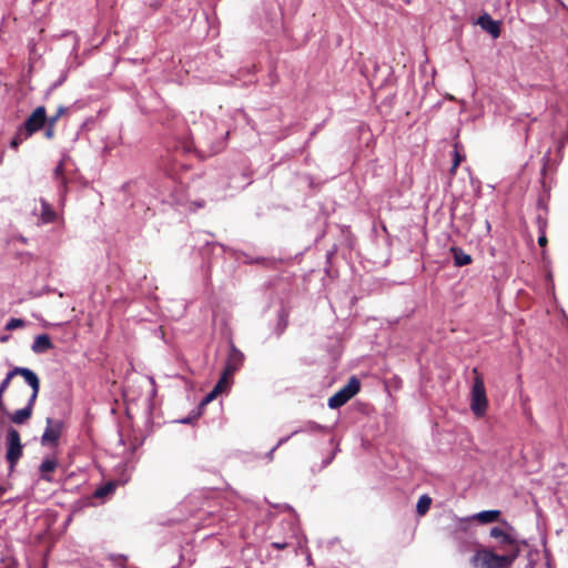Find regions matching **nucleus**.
<instances>
[{
	"label": "nucleus",
	"instance_id": "obj_10",
	"mask_svg": "<svg viewBox=\"0 0 568 568\" xmlns=\"http://www.w3.org/2000/svg\"><path fill=\"white\" fill-rule=\"evenodd\" d=\"M126 481H128V478L123 479L121 481V485L125 484ZM119 485H120V483L118 480H110V481L101 485L100 487H98L95 489L93 496L95 498H100V499L108 498L115 491V489Z\"/></svg>",
	"mask_w": 568,
	"mask_h": 568
},
{
	"label": "nucleus",
	"instance_id": "obj_3",
	"mask_svg": "<svg viewBox=\"0 0 568 568\" xmlns=\"http://www.w3.org/2000/svg\"><path fill=\"white\" fill-rule=\"evenodd\" d=\"M488 406L485 385L483 379L477 376L474 381L470 393V408L473 413L480 417L484 416Z\"/></svg>",
	"mask_w": 568,
	"mask_h": 568
},
{
	"label": "nucleus",
	"instance_id": "obj_25",
	"mask_svg": "<svg viewBox=\"0 0 568 568\" xmlns=\"http://www.w3.org/2000/svg\"><path fill=\"white\" fill-rule=\"evenodd\" d=\"M219 394H221L220 392H217V389L213 388L201 402V406H204L206 404H209L210 402H212Z\"/></svg>",
	"mask_w": 568,
	"mask_h": 568
},
{
	"label": "nucleus",
	"instance_id": "obj_37",
	"mask_svg": "<svg viewBox=\"0 0 568 568\" xmlns=\"http://www.w3.org/2000/svg\"><path fill=\"white\" fill-rule=\"evenodd\" d=\"M273 547H275L277 549H284L286 547V544H284V542H274Z\"/></svg>",
	"mask_w": 568,
	"mask_h": 568
},
{
	"label": "nucleus",
	"instance_id": "obj_11",
	"mask_svg": "<svg viewBox=\"0 0 568 568\" xmlns=\"http://www.w3.org/2000/svg\"><path fill=\"white\" fill-rule=\"evenodd\" d=\"M499 516H500L499 510H496V509L483 510V511H479V513L473 515L471 517H469L467 519H463V521L476 519L480 524H490V523L496 521L499 518Z\"/></svg>",
	"mask_w": 568,
	"mask_h": 568
},
{
	"label": "nucleus",
	"instance_id": "obj_38",
	"mask_svg": "<svg viewBox=\"0 0 568 568\" xmlns=\"http://www.w3.org/2000/svg\"><path fill=\"white\" fill-rule=\"evenodd\" d=\"M18 241H20L22 244H27V243H28V239H27V237H24V236H22V235H20V236L18 237Z\"/></svg>",
	"mask_w": 568,
	"mask_h": 568
},
{
	"label": "nucleus",
	"instance_id": "obj_29",
	"mask_svg": "<svg viewBox=\"0 0 568 568\" xmlns=\"http://www.w3.org/2000/svg\"><path fill=\"white\" fill-rule=\"evenodd\" d=\"M53 135H54V129H53V126H51L50 124H48V128H47V129H45V131H44V136H45L47 139H52V138H53Z\"/></svg>",
	"mask_w": 568,
	"mask_h": 568
},
{
	"label": "nucleus",
	"instance_id": "obj_41",
	"mask_svg": "<svg viewBox=\"0 0 568 568\" xmlns=\"http://www.w3.org/2000/svg\"><path fill=\"white\" fill-rule=\"evenodd\" d=\"M6 491L3 487L0 486V496Z\"/></svg>",
	"mask_w": 568,
	"mask_h": 568
},
{
	"label": "nucleus",
	"instance_id": "obj_22",
	"mask_svg": "<svg viewBox=\"0 0 568 568\" xmlns=\"http://www.w3.org/2000/svg\"><path fill=\"white\" fill-rule=\"evenodd\" d=\"M55 467H57V460L53 458H47V459L42 460L39 469L41 473H50V471H53L55 469Z\"/></svg>",
	"mask_w": 568,
	"mask_h": 568
},
{
	"label": "nucleus",
	"instance_id": "obj_34",
	"mask_svg": "<svg viewBox=\"0 0 568 568\" xmlns=\"http://www.w3.org/2000/svg\"><path fill=\"white\" fill-rule=\"evenodd\" d=\"M538 244L540 246H545L547 244V237L544 233L538 237Z\"/></svg>",
	"mask_w": 568,
	"mask_h": 568
},
{
	"label": "nucleus",
	"instance_id": "obj_4",
	"mask_svg": "<svg viewBox=\"0 0 568 568\" xmlns=\"http://www.w3.org/2000/svg\"><path fill=\"white\" fill-rule=\"evenodd\" d=\"M361 389V383L356 377H351L348 383L328 398V407L332 409L339 408L346 404Z\"/></svg>",
	"mask_w": 568,
	"mask_h": 568
},
{
	"label": "nucleus",
	"instance_id": "obj_31",
	"mask_svg": "<svg viewBox=\"0 0 568 568\" xmlns=\"http://www.w3.org/2000/svg\"><path fill=\"white\" fill-rule=\"evenodd\" d=\"M294 435H292V433H291L288 436L280 438L277 444L275 445V447L278 448L280 446L284 445Z\"/></svg>",
	"mask_w": 568,
	"mask_h": 568
},
{
	"label": "nucleus",
	"instance_id": "obj_27",
	"mask_svg": "<svg viewBox=\"0 0 568 568\" xmlns=\"http://www.w3.org/2000/svg\"><path fill=\"white\" fill-rule=\"evenodd\" d=\"M38 394H39V392L32 390V394H31V396H30V398H29V400H28V403H27L26 407L31 408V410L33 409V405H34V403H36V399H37V397H38Z\"/></svg>",
	"mask_w": 568,
	"mask_h": 568
},
{
	"label": "nucleus",
	"instance_id": "obj_20",
	"mask_svg": "<svg viewBox=\"0 0 568 568\" xmlns=\"http://www.w3.org/2000/svg\"><path fill=\"white\" fill-rule=\"evenodd\" d=\"M29 136H30V134L22 126H19L14 136L12 138V140L10 142V146L13 149H17Z\"/></svg>",
	"mask_w": 568,
	"mask_h": 568
},
{
	"label": "nucleus",
	"instance_id": "obj_24",
	"mask_svg": "<svg viewBox=\"0 0 568 568\" xmlns=\"http://www.w3.org/2000/svg\"><path fill=\"white\" fill-rule=\"evenodd\" d=\"M67 111V108L64 106H59L58 110H57V113L55 115L51 116L49 120H48V124H50L51 126L54 125V123L58 121V119L64 114V112Z\"/></svg>",
	"mask_w": 568,
	"mask_h": 568
},
{
	"label": "nucleus",
	"instance_id": "obj_35",
	"mask_svg": "<svg viewBox=\"0 0 568 568\" xmlns=\"http://www.w3.org/2000/svg\"><path fill=\"white\" fill-rule=\"evenodd\" d=\"M62 166L63 164L62 163H59V165L55 168L54 170V174L58 176L62 173Z\"/></svg>",
	"mask_w": 568,
	"mask_h": 568
},
{
	"label": "nucleus",
	"instance_id": "obj_30",
	"mask_svg": "<svg viewBox=\"0 0 568 568\" xmlns=\"http://www.w3.org/2000/svg\"><path fill=\"white\" fill-rule=\"evenodd\" d=\"M197 416H199V413L193 415V416H189V417L182 418V419L179 420V423H181V424H191L192 420L194 418H196Z\"/></svg>",
	"mask_w": 568,
	"mask_h": 568
},
{
	"label": "nucleus",
	"instance_id": "obj_17",
	"mask_svg": "<svg viewBox=\"0 0 568 568\" xmlns=\"http://www.w3.org/2000/svg\"><path fill=\"white\" fill-rule=\"evenodd\" d=\"M327 430L326 426L317 424L315 422H307L304 426L300 427L292 432V435H297L300 433H317Z\"/></svg>",
	"mask_w": 568,
	"mask_h": 568
},
{
	"label": "nucleus",
	"instance_id": "obj_7",
	"mask_svg": "<svg viewBox=\"0 0 568 568\" xmlns=\"http://www.w3.org/2000/svg\"><path fill=\"white\" fill-rule=\"evenodd\" d=\"M47 122L44 106H38L21 125L30 135L39 131Z\"/></svg>",
	"mask_w": 568,
	"mask_h": 568
},
{
	"label": "nucleus",
	"instance_id": "obj_9",
	"mask_svg": "<svg viewBox=\"0 0 568 568\" xmlns=\"http://www.w3.org/2000/svg\"><path fill=\"white\" fill-rule=\"evenodd\" d=\"M54 347L48 334H40L36 336L31 349L34 354H44Z\"/></svg>",
	"mask_w": 568,
	"mask_h": 568
},
{
	"label": "nucleus",
	"instance_id": "obj_19",
	"mask_svg": "<svg viewBox=\"0 0 568 568\" xmlns=\"http://www.w3.org/2000/svg\"><path fill=\"white\" fill-rule=\"evenodd\" d=\"M430 505L432 498L428 495L420 496L416 505V513L424 516L429 510Z\"/></svg>",
	"mask_w": 568,
	"mask_h": 568
},
{
	"label": "nucleus",
	"instance_id": "obj_36",
	"mask_svg": "<svg viewBox=\"0 0 568 568\" xmlns=\"http://www.w3.org/2000/svg\"><path fill=\"white\" fill-rule=\"evenodd\" d=\"M277 448L274 446L267 454H266V457L272 460L273 459V455H274V452L276 450Z\"/></svg>",
	"mask_w": 568,
	"mask_h": 568
},
{
	"label": "nucleus",
	"instance_id": "obj_1",
	"mask_svg": "<svg viewBox=\"0 0 568 568\" xmlns=\"http://www.w3.org/2000/svg\"><path fill=\"white\" fill-rule=\"evenodd\" d=\"M518 554V547L507 555H497L489 549H480L471 557V564L480 568H509Z\"/></svg>",
	"mask_w": 568,
	"mask_h": 568
},
{
	"label": "nucleus",
	"instance_id": "obj_6",
	"mask_svg": "<svg viewBox=\"0 0 568 568\" xmlns=\"http://www.w3.org/2000/svg\"><path fill=\"white\" fill-rule=\"evenodd\" d=\"M245 356L233 342L230 343V349L225 359L224 371L226 375H234L244 364Z\"/></svg>",
	"mask_w": 568,
	"mask_h": 568
},
{
	"label": "nucleus",
	"instance_id": "obj_33",
	"mask_svg": "<svg viewBox=\"0 0 568 568\" xmlns=\"http://www.w3.org/2000/svg\"><path fill=\"white\" fill-rule=\"evenodd\" d=\"M335 457V452L323 460V467L328 466Z\"/></svg>",
	"mask_w": 568,
	"mask_h": 568
},
{
	"label": "nucleus",
	"instance_id": "obj_26",
	"mask_svg": "<svg viewBox=\"0 0 568 568\" xmlns=\"http://www.w3.org/2000/svg\"><path fill=\"white\" fill-rule=\"evenodd\" d=\"M110 559L115 565H122L126 560V557L124 555H110Z\"/></svg>",
	"mask_w": 568,
	"mask_h": 568
},
{
	"label": "nucleus",
	"instance_id": "obj_18",
	"mask_svg": "<svg viewBox=\"0 0 568 568\" xmlns=\"http://www.w3.org/2000/svg\"><path fill=\"white\" fill-rule=\"evenodd\" d=\"M233 375H226V371L223 369L221 377L213 388L217 389L221 394L230 388Z\"/></svg>",
	"mask_w": 568,
	"mask_h": 568
},
{
	"label": "nucleus",
	"instance_id": "obj_15",
	"mask_svg": "<svg viewBox=\"0 0 568 568\" xmlns=\"http://www.w3.org/2000/svg\"><path fill=\"white\" fill-rule=\"evenodd\" d=\"M454 263L456 266H465L471 263V256L464 252L462 248L453 247L452 248Z\"/></svg>",
	"mask_w": 568,
	"mask_h": 568
},
{
	"label": "nucleus",
	"instance_id": "obj_40",
	"mask_svg": "<svg viewBox=\"0 0 568 568\" xmlns=\"http://www.w3.org/2000/svg\"><path fill=\"white\" fill-rule=\"evenodd\" d=\"M564 145H565V143H564V142H562V143H560V145L558 146V151H559V152L561 151V149L564 148Z\"/></svg>",
	"mask_w": 568,
	"mask_h": 568
},
{
	"label": "nucleus",
	"instance_id": "obj_23",
	"mask_svg": "<svg viewBox=\"0 0 568 568\" xmlns=\"http://www.w3.org/2000/svg\"><path fill=\"white\" fill-rule=\"evenodd\" d=\"M24 326V321L21 318H10L6 324L7 331H13L16 328Z\"/></svg>",
	"mask_w": 568,
	"mask_h": 568
},
{
	"label": "nucleus",
	"instance_id": "obj_12",
	"mask_svg": "<svg viewBox=\"0 0 568 568\" xmlns=\"http://www.w3.org/2000/svg\"><path fill=\"white\" fill-rule=\"evenodd\" d=\"M479 23L484 30L490 33L494 38H497L500 33L498 22L491 19L490 16L484 14L479 18Z\"/></svg>",
	"mask_w": 568,
	"mask_h": 568
},
{
	"label": "nucleus",
	"instance_id": "obj_2",
	"mask_svg": "<svg viewBox=\"0 0 568 568\" xmlns=\"http://www.w3.org/2000/svg\"><path fill=\"white\" fill-rule=\"evenodd\" d=\"M6 445H7L6 459L9 464V470L11 473V471H13L16 465L18 464V462L21 458L22 453H23L20 434L16 428L10 427L8 429L7 436H6Z\"/></svg>",
	"mask_w": 568,
	"mask_h": 568
},
{
	"label": "nucleus",
	"instance_id": "obj_32",
	"mask_svg": "<svg viewBox=\"0 0 568 568\" xmlns=\"http://www.w3.org/2000/svg\"><path fill=\"white\" fill-rule=\"evenodd\" d=\"M460 161H462V158H460L459 153L456 151L452 170H455L459 165Z\"/></svg>",
	"mask_w": 568,
	"mask_h": 568
},
{
	"label": "nucleus",
	"instance_id": "obj_28",
	"mask_svg": "<svg viewBox=\"0 0 568 568\" xmlns=\"http://www.w3.org/2000/svg\"><path fill=\"white\" fill-rule=\"evenodd\" d=\"M159 195H160L161 201H162L163 203H169V204H171V205H173V204H176V203H178V201H175L171 195H170V197H166L163 193H160Z\"/></svg>",
	"mask_w": 568,
	"mask_h": 568
},
{
	"label": "nucleus",
	"instance_id": "obj_21",
	"mask_svg": "<svg viewBox=\"0 0 568 568\" xmlns=\"http://www.w3.org/2000/svg\"><path fill=\"white\" fill-rule=\"evenodd\" d=\"M10 385L9 378L7 376L3 378V381L0 383V425L3 423L2 416L7 413L6 406L3 403V394L7 390V388Z\"/></svg>",
	"mask_w": 568,
	"mask_h": 568
},
{
	"label": "nucleus",
	"instance_id": "obj_5",
	"mask_svg": "<svg viewBox=\"0 0 568 568\" xmlns=\"http://www.w3.org/2000/svg\"><path fill=\"white\" fill-rule=\"evenodd\" d=\"M63 429L64 423L62 420L48 417L45 419L44 432L41 436V445L57 447Z\"/></svg>",
	"mask_w": 568,
	"mask_h": 568
},
{
	"label": "nucleus",
	"instance_id": "obj_14",
	"mask_svg": "<svg viewBox=\"0 0 568 568\" xmlns=\"http://www.w3.org/2000/svg\"><path fill=\"white\" fill-rule=\"evenodd\" d=\"M32 415V410L29 407H23L10 414V420L17 425L24 424Z\"/></svg>",
	"mask_w": 568,
	"mask_h": 568
},
{
	"label": "nucleus",
	"instance_id": "obj_8",
	"mask_svg": "<svg viewBox=\"0 0 568 568\" xmlns=\"http://www.w3.org/2000/svg\"><path fill=\"white\" fill-rule=\"evenodd\" d=\"M17 375L22 376L24 382L32 388V390L39 392L40 379H39L38 375L32 369H30L28 367L17 366L13 369L9 371L6 376L11 382V379Z\"/></svg>",
	"mask_w": 568,
	"mask_h": 568
},
{
	"label": "nucleus",
	"instance_id": "obj_13",
	"mask_svg": "<svg viewBox=\"0 0 568 568\" xmlns=\"http://www.w3.org/2000/svg\"><path fill=\"white\" fill-rule=\"evenodd\" d=\"M57 219V213L51 207V205L44 201L41 200V213H40V222L42 224H49L53 223Z\"/></svg>",
	"mask_w": 568,
	"mask_h": 568
},
{
	"label": "nucleus",
	"instance_id": "obj_16",
	"mask_svg": "<svg viewBox=\"0 0 568 568\" xmlns=\"http://www.w3.org/2000/svg\"><path fill=\"white\" fill-rule=\"evenodd\" d=\"M490 537L495 538V539H499L501 544L504 545H511V546H515V539L506 534L501 528L499 527H494L491 528L490 530Z\"/></svg>",
	"mask_w": 568,
	"mask_h": 568
},
{
	"label": "nucleus",
	"instance_id": "obj_39",
	"mask_svg": "<svg viewBox=\"0 0 568 568\" xmlns=\"http://www.w3.org/2000/svg\"><path fill=\"white\" fill-rule=\"evenodd\" d=\"M549 154H550V151L548 150L544 156L545 160H548L549 159Z\"/></svg>",
	"mask_w": 568,
	"mask_h": 568
}]
</instances>
